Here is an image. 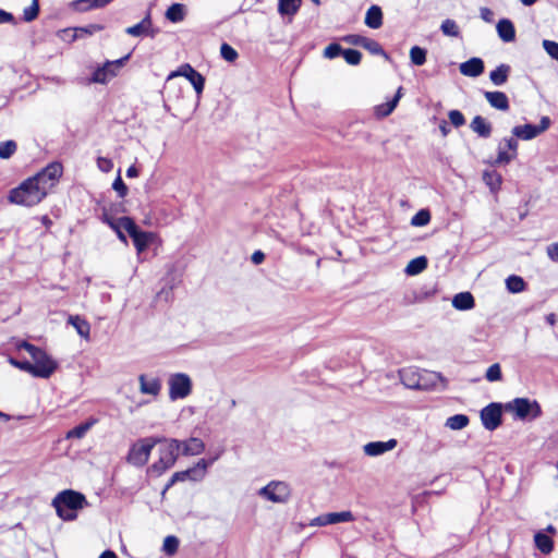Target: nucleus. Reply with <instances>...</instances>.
I'll use <instances>...</instances> for the list:
<instances>
[{
  "mask_svg": "<svg viewBox=\"0 0 558 558\" xmlns=\"http://www.w3.org/2000/svg\"><path fill=\"white\" fill-rule=\"evenodd\" d=\"M63 167L59 162L48 165L34 177L23 181L10 191L9 202L20 206L32 207L39 204L62 175Z\"/></svg>",
  "mask_w": 558,
  "mask_h": 558,
  "instance_id": "f257e3e1",
  "label": "nucleus"
},
{
  "mask_svg": "<svg viewBox=\"0 0 558 558\" xmlns=\"http://www.w3.org/2000/svg\"><path fill=\"white\" fill-rule=\"evenodd\" d=\"M87 505L85 496L72 489L59 493L52 500L57 514L65 521L75 520L77 510L85 508Z\"/></svg>",
  "mask_w": 558,
  "mask_h": 558,
  "instance_id": "f03ea898",
  "label": "nucleus"
},
{
  "mask_svg": "<svg viewBox=\"0 0 558 558\" xmlns=\"http://www.w3.org/2000/svg\"><path fill=\"white\" fill-rule=\"evenodd\" d=\"M180 449L181 441L177 439L165 440L163 445L159 448L158 461L149 466L148 472L156 476L161 475L175 463Z\"/></svg>",
  "mask_w": 558,
  "mask_h": 558,
  "instance_id": "7ed1b4c3",
  "label": "nucleus"
},
{
  "mask_svg": "<svg viewBox=\"0 0 558 558\" xmlns=\"http://www.w3.org/2000/svg\"><path fill=\"white\" fill-rule=\"evenodd\" d=\"M403 385L411 389H429L435 387L441 377L439 374L429 371H417L413 368L403 369L401 373Z\"/></svg>",
  "mask_w": 558,
  "mask_h": 558,
  "instance_id": "20e7f679",
  "label": "nucleus"
},
{
  "mask_svg": "<svg viewBox=\"0 0 558 558\" xmlns=\"http://www.w3.org/2000/svg\"><path fill=\"white\" fill-rule=\"evenodd\" d=\"M504 410L521 421L535 420L542 415L539 403L527 398H515L505 403Z\"/></svg>",
  "mask_w": 558,
  "mask_h": 558,
  "instance_id": "39448f33",
  "label": "nucleus"
},
{
  "mask_svg": "<svg viewBox=\"0 0 558 558\" xmlns=\"http://www.w3.org/2000/svg\"><path fill=\"white\" fill-rule=\"evenodd\" d=\"M160 441L158 438L147 437L134 442L128 453L126 461L134 466H144L153 448Z\"/></svg>",
  "mask_w": 558,
  "mask_h": 558,
  "instance_id": "423d86ee",
  "label": "nucleus"
},
{
  "mask_svg": "<svg viewBox=\"0 0 558 558\" xmlns=\"http://www.w3.org/2000/svg\"><path fill=\"white\" fill-rule=\"evenodd\" d=\"M170 400L185 399L192 392V379L185 373L171 374L168 378Z\"/></svg>",
  "mask_w": 558,
  "mask_h": 558,
  "instance_id": "0eeeda50",
  "label": "nucleus"
},
{
  "mask_svg": "<svg viewBox=\"0 0 558 558\" xmlns=\"http://www.w3.org/2000/svg\"><path fill=\"white\" fill-rule=\"evenodd\" d=\"M258 496L275 504H286L290 499L291 488L286 482L271 481L258 490Z\"/></svg>",
  "mask_w": 558,
  "mask_h": 558,
  "instance_id": "6e6552de",
  "label": "nucleus"
},
{
  "mask_svg": "<svg viewBox=\"0 0 558 558\" xmlns=\"http://www.w3.org/2000/svg\"><path fill=\"white\" fill-rule=\"evenodd\" d=\"M31 357L34 377L49 378L58 368V363L41 349H38Z\"/></svg>",
  "mask_w": 558,
  "mask_h": 558,
  "instance_id": "1a4fd4ad",
  "label": "nucleus"
},
{
  "mask_svg": "<svg viewBox=\"0 0 558 558\" xmlns=\"http://www.w3.org/2000/svg\"><path fill=\"white\" fill-rule=\"evenodd\" d=\"M128 58L129 56L116 61L106 62L102 66L94 71L90 81L93 83L106 84L117 75L118 71L124 65Z\"/></svg>",
  "mask_w": 558,
  "mask_h": 558,
  "instance_id": "9d476101",
  "label": "nucleus"
},
{
  "mask_svg": "<svg viewBox=\"0 0 558 558\" xmlns=\"http://www.w3.org/2000/svg\"><path fill=\"white\" fill-rule=\"evenodd\" d=\"M175 76L185 77L193 85L196 94L198 96L202 95L205 86V78L192 65L189 63L181 65L177 71H173L169 74L168 80H171Z\"/></svg>",
  "mask_w": 558,
  "mask_h": 558,
  "instance_id": "9b49d317",
  "label": "nucleus"
},
{
  "mask_svg": "<svg viewBox=\"0 0 558 558\" xmlns=\"http://www.w3.org/2000/svg\"><path fill=\"white\" fill-rule=\"evenodd\" d=\"M550 125V119L543 117L538 125L524 124L512 129V134L523 141H531L545 132Z\"/></svg>",
  "mask_w": 558,
  "mask_h": 558,
  "instance_id": "f8f14e48",
  "label": "nucleus"
},
{
  "mask_svg": "<svg viewBox=\"0 0 558 558\" xmlns=\"http://www.w3.org/2000/svg\"><path fill=\"white\" fill-rule=\"evenodd\" d=\"M502 409L500 403H490L481 411V421L486 429L495 430L501 424Z\"/></svg>",
  "mask_w": 558,
  "mask_h": 558,
  "instance_id": "ddd939ff",
  "label": "nucleus"
},
{
  "mask_svg": "<svg viewBox=\"0 0 558 558\" xmlns=\"http://www.w3.org/2000/svg\"><path fill=\"white\" fill-rule=\"evenodd\" d=\"M397 446L398 440L396 438H390L386 441H369L363 446V453L366 457L376 458L395 450Z\"/></svg>",
  "mask_w": 558,
  "mask_h": 558,
  "instance_id": "4468645a",
  "label": "nucleus"
},
{
  "mask_svg": "<svg viewBox=\"0 0 558 558\" xmlns=\"http://www.w3.org/2000/svg\"><path fill=\"white\" fill-rule=\"evenodd\" d=\"M518 142L510 137L505 138L498 146V155L494 165H507L517 157Z\"/></svg>",
  "mask_w": 558,
  "mask_h": 558,
  "instance_id": "2eb2a0df",
  "label": "nucleus"
},
{
  "mask_svg": "<svg viewBox=\"0 0 558 558\" xmlns=\"http://www.w3.org/2000/svg\"><path fill=\"white\" fill-rule=\"evenodd\" d=\"M125 33L133 37L149 36L150 38H154L158 31L153 27L150 12H147L140 23L126 27Z\"/></svg>",
  "mask_w": 558,
  "mask_h": 558,
  "instance_id": "dca6fc26",
  "label": "nucleus"
},
{
  "mask_svg": "<svg viewBox=\"0 0 558 558\" xmlns=\"http://www.w3.org/2000/svg\"><path fill=\"white\" fill-rule=\"evenodd\" d=\"M222 451H219L215 457L206 460L201 459L194 466L186 470L187 473V480L199 482L202 481L206 474L207 469L217 460L219 459Z\"/></svg>",
  "mask_w": 558,
  "mask_h": 558,
  "instance_id": "f3484780",
  "label": "nucleus"
},
{
  "mask_svg": "<svg viewBox=\"0 0 558 558\" xmlns=\"http://www.w3.org/2000/svg\"><path fill=\"white\" fill-rule=\"evenodd\" d=\"M138 381H140V391L142 393L157 396L160 392L161 384L158 378L147 377L146 375H141L138 377Z\"/></svg>",
  "mask_w": 558,
  "mask_h": 558,
  "instance_id": "a211bd4d",
  "label": "nucleus"
},
{
  "mask_svg": "<svg viewBox=\"0 0 558 558\" xmlns=\"http://www.w3.org/2000/svg\"><path fill=\"white\" fill-rule=\"evenodd\" d=\"M134 246L138 254L143 253L156 239V234L153 232H146L137 230L132 236Z\"/></svg>",
  "mask_w": 558,
  "mask_h": 558,
  "instance_id": "6ab92c4d",
  "label": "nucleus"
},
{
  "mask_svg": "<svg viewBox=\"0 0 558 558\" xmlns=\"http://www.w3.org/2000/svg\"><path fill=\"white\" fill-rule=\"evenodd\" d=\"M484 71V63L480 58H472L460 64V72L470 77H476Z\"/></svg>",
  "mask_w": 558,
  "mask_h": 558,
  "instance_id": "aec40b11",
  "label": "nucleus"
},
{
  "mask_svg": "<svg viewBox=\"0 0 558 558\" xmlns=\"http://www.w3.org/2000/svg\"><path fill=\"white\" fill-rule=\"evenodd\" d=\"M499 38L505 43H511L515 39V29L513 23L508 19H502L496 26Z\"/></svg>",
  "mask_w": 558,
  "mask_h": 558,
  "instance_id": "412c9836",
  "label": "nucleus"
},
{
  "mask_svg": "<svg viewBox=\"0 0 558 558\" xmlns=\"http://www.w3.org/2000/svg\"><path fill=\"white\" fill-rule=\"evenodd\" d=\"M488 104L498 110L506 111L509 109V100L502 92H485L484 94Z\"/></svg>",
  "mask_w": 558,
  "mask_h": 558,
  "instance_id": "4be33fe9",
  "label": "nucleus"
},
{
  "mask_svg": "<svg viewBox=\"0 0 558 558\" xmlns=\"http://www.w3.org/2000/svg\"><path fill=\"white\" fill-rule=\"evenodd\" d=\"M403 95V88L402 87H399L397 89V93L395 95V97L385 102V104H380L378 106L375 107V114L378 117V118H385V117H388L393 110L395 108L397 107L399 100L401 99Z\"/></svg>",
  "mask_w": 558,
  "mask_h": 558,
  "instance_id": "5701e85b",
  "label": "nucleus"
},
{
  "mask_svg": "<svg viewBox=\"0 0 558 558\" xmlns=\"http://www.w3.org/2000/svg\"><path fill=\"white\" fill-rule=\"evenodd\" d=\"M108 225L113 230H118L119 228L122 229V231L128 232L130 236H132L137 230L138 227L135 225L133 219L130 217H121L118 219H107Z\"/></svg>",
  "mask_w": 558,
  "mask_h": 558,
  "instance_id": "b1692460",
  "label": "nucleus"
},
{
  "mask_svg": "<svg viewBox=\"0 0 558 558\" xmlns=\"http://www.w3.org/2000/svg\"><path fill=\"white\" fill-rule=\"evenodd\" d=\"M182 454L184 456H198L205 450V444L202 439L192 437L181 442Z\"/></svg>",
  "mask_w": 558,
  "mask_h": 558,
  "instance_id": "393cba45",
  "label": "nucleus"
},
{
  "mask_svg": "<svg viewBox=\"0 0 558 558\" xmlns=\"http://www.w3.org/2000/svg\"><path fill=\"white\" fill-rule=\"evenodd\" d=\"M452 306L458 311H469L475 306V301L470 292H460L453 296Z\"/></svg>",
  "mask_w": 558,
  "mask_h": 558,
  "instance_id": "a878e982",
  "label": "nucleus"
},
{
  "mask_svg": "<svg viewBox=\"0 0 558 558\" xmlns=\"http://www.w3.org/2000/svg\"><path fill=\"white\" fill-rule=\"evenodd\" d=\"M68 323L72 325L77 333L85 340L89 339L90 325L89 323L78 315H71L68 318Z\"/></svg>",
  "mask_w": 558,
  "mask_h": 558,
  "instance_id": "bb28decb",
  "label": "nucleus"
},
{
  "mask_svg": "<svg viewBox=\"0 0 558 558\" xmlns=\"http://www.w3.org/2000/svg\"><path fill=\"white\" fill-rule=\"evenodd\" d=\"M97 418H94V417H90L89 420H87L86 422L75 426L74 428L70 429L66 435H65V438L66 439H72V438H76V439H82L86 434L87 432L97 423Z\"/></svg>",
  "mask_w": 558,
  "mask_h": 558,
  "instance_id": "cd10ccee",
  "label": "nucleus"
},
{
  "mask_svg": "<svg viewBox=\"0 0 558 558\" xmlns=\"http://www.w3.org/2000/svg\"><path fill=\"white\" fill-rule=\"evenodd\" d=\"M365 24L374 29H377L383 24V12L378 5H372L365 15Z\"/></svg>",
  "mask_w": 558,
  "mask_h": 558,
  "instance_id": "c85d7f7f",
  "label": "nucleus"
},
{
  "mask_svg": "<svg viewBox=\"0 0 558 558\" xmlns=\"http://www.w3.org/2000/svg\"><path fill=\"white\" fill-rule=\"evenodd\" d=\"M470 128L473 132H475L482 137L490 136L492 125L489 122L486 121V119H484L481 116H476L473 118Z\"/></svg>",
  "mask_w": 558,
  "mask_h": 558,
  "instance_id": "c756f323",
  "label": "nucleus"
},
{
  "mask_svg": "<svg viewBox=\"0 0 558 558\" xmlns=\"http://www.w3.org/2000/svg\"><path fill=\"white\" fill-rule=\"evenodd\" d=\"M352 44L360 45L366 50H368L373 54H384L386 56L383 47L380 44L374 39L365 38V37H359L356 39L350 40Z\"/></svg>",
  "mask_w": 558,
  "mask_h": 558,
  "instance_id": "7c9ffc66",
  "label": "nucleus"
},
{
  "mask_svg": "<svg viewBox=\"0 0 558 558\" xmlns=\"http://www.w3.org/2000/svg\"><path fill=\"white\" fill-rule=\"evenodd\" d=\"M483 181L489 187V190L495 193L499 191L502 183V178L501 174L495 170H486L483 172Z\"/></svg>",
  "mask_w": 558,
  "mask_h": 558,
  "instance_id": "2f4dec72",
  "label": "nucleus"
},
{
  "mask_svg": "<svg viewBox=\"0 0 558 558\" xmlns=\"http://www.w3.org/2000/svg\"><path fill=\"white\" fill-rule=\"evenodd\" d=\"M509 72H510L509 65L500 64L494 71L490 72L489 78L494 85L500 86L507 82Z\"/></svg>",
  "mask_w": 558,
  "mask_h": 558,
  "instance_id": "473e14b6",
  "label": "nucleus"
},
{
  "mask_svg": "<svg viewBox=\"0 0 558 558\" xmlns=\"http://www.w3.org/2000/svg\"><path fill=\"white\" fill-rule=\"evenodd\" d=\"M470 423L465 414H456L446 420L445 426L451 430H461Z\"/></svg>",
  "mask_w": 558,
  "mask_h": 558,
  "instance_id": "72a5a7b5",
  "label": "nucleus"
},
{
  "mask_svg": "<svg viewBox=\"0 0 558 558\" xmlns=\"http://www.w3.org/2000/svg\"><path fill=\"white\" fill-rule=\"evenodd\" d=\"M426 267L427 258L425 256H420L409 262V264L405 267V274L409 276H415L425 270Z\"/></svg>",
  "mask_w": 558,
  "mask_h": 558,
  "instance_id": "f704fd0d",
  "label": "nucleus"
},
{
  "mask_svg": "<svg viewBox=\"0 0 558 558\" xmlns=\"http://www.w3.org/2000/svg\"><path fill=\"white\" fill-rule=\"evenodd\" d=\"M185 7L182 3H173L166 11V17L173 23L184 20Z\"/></svg>",
  "mask_w": 558,
  "mask_h": 558,
  "instance_id": "c9c22d12",
  "label": "nucleus"
},
{
  "mask_svg": "<svg viewBox=\"0 0 558 558\" xmlns=\"http://www.w3.org/2000/svg\"><path fill=\"white\" fill-rule=\"evenodd\" d=\"M301 5V0H279L278 11L282 15H294Z\"/></svg>",
  "mask_w": 558,
  "mask_h": 558,
  "instance_id": "e433bc0d",
  "label": "nucleus"
},
{
  "mask_svg": "<svg viewBox=\"0 0 558 558\" xmlns=\"http://www.w3.org/2000/svg\"><path fill=\"white\" fill-rule=\"evenodd\" d=\"M536 547L544 554H549L553 550V541L546 534L538 532L534 536Z\"/></svg>",
  "mask_w": 558,
  "mask_h": 558,
  "instance_id": "4c0bfd02",
  "label": "nucleus"
},
{
  "mask_svg": "<svg viewBox=\"0 0 558 558\" xmlns=\"http://www.w3.org/2000/svg\"><path fill=\"white\" fill-rule=\"evenodd\" d=\"M102 29H104V26L99 25V24H90V25H87V26H84V27L74 28V29L71 31L73 33L72 34V40H75L76 38H81V37L86 36V35H93V34H95L97 32H100Z\"/></svg>",
  "mask_w": 558,
  "mask_h": 558,
  "instance_id": "58836bf2",
  "label": "nucleus"
},
{
  "mask_svg": "<svg viewBox=\"0 0 558 558\" xmlns=\"http://www.w3.org/2000/svg\"><path fill=\"white\" fill-rule=\"evenodd\" d=\"M506 287L511 293H520L524 291L525 282L521 277L512 275L506 279Z\"/></svg>",
  "mask_w": 558,
  "mask_h": 558,
  "instance_id": "ea45409f",
  "label": "nucleus"
},
{
  "mask_svg": "<svg viewBox=\"0 0 558 558\" xmlns=\"http://www.w3.org/2000/svg\"><path fill=\"white\" fill-rule=\"evenodd\" d=\"M329 525L338 524L342 522H352L355 520L353 513L349 510L340 511V512H329L328 513Z\"/></svg>",
  "mask_w": 558,
  "mask_h": 558,
  "instance_id": "a19ab883",
  "label": "nucleus"
},
{
  "mask_svg": "<svg viewBox=\"0 0 558 558\" xmlns=\"http://www.w3.org/2000/svg\"><path fill=\"white\" fill-rule=\"evenodd\" d=\"M426 54H427V52L425 49H423L418 46H414L410 50L411 62L414 65H423L426 62Z\"/></svg>",
  "mask_w": 558,
  "mask_h": 558,
  "instance_id": "79ce46f5",
  "label": "nucleus"
},
{
  "mask_svg": "<svg viewBox=\"0 0 558 558\" xmlns=\"http://www.w3.org/2000/svg\"><path fill=\"white\" fill-rule=\"evenodd\" d=\"M16 143L12 140L0 143V158L9 159L16 151Z\"/></svg>",
  "mask_w": 558,
  "mask_h": 558,
  "instance_id": "37998d69",
  "label": "nucleus"
},
{
  "mask_svg": "<svg viewBox=\"0 0 558 558\" xmlns=\"http://www.w3.org/2000/svg\"><path fill=\"white\" fill-rule=\"evenodd\" d=\"M430 221V214L427 209H421L411 219V225L415 227L426 226Z\"/></svg>",
  "mask_w": 558,
  "mask_h": 558,
  "instance_id": "c03bdc74",
  "label": "nucleus"
},
{
  "mask_svg": "<svg viewBox=\"0 0 558 558\" xmlns=\"http://www.w3.org/2000/svg\"><path fill=\"white\" fill-rule=\"evenodd\" d=\"M442 33L447 36L458 37L459 27L453 20L447 19L441 23L440 26Z\"/></svg>",
  "mask_w": 558,
  "mask_h": 558,
  "instance_id": "a18cd8bd",
  "label": "nucleus"
},
{
  "mask_svg": "<svg viewBox=\"0 0 558 558\" xmlns=\"http://www.w3.org/2000/svg\"><path fill=\"white\" fill-rule=\"evenodd\" d=\"M342 57L347 63L351 65H357L361 62L362 53L355 49H345L342 52Z\"/></svg>",
  "mask_w": 558,
  "mask_h": 558,
  "instance_id": "49530a36",
  "label": "nucleus"
},
{
  "mask_svg": "<svg viewBox=\"0 0 558 558\" xmlns=\"http://www.w3.org/2000/svg\"><path fill=\"white\" fill-rule=\"evenodd\" d=\"M485 378L490 383L501 380L502 374L500 365L498 363L490 365L486 371Z\"/></svg>",
  "mask_w": 558,
  "mask_h": 558,
  "instance_id": "de8ad7c7",
  "label": "nucleus"
},
{
  "mask_svg": "<svg viewBox=\"0 0 558 558\" xmlns=\"http://www.w3.org/2000/svg\"><path fill=\"white\" fill-rule=\"evenodd\" d=\"M179 547V539L175 536H167L163 541L162 549L167 555H173Z\"/></svg>",
  "mask_w": 558,
  "mask_h": 558,
  "instance_id": "09e8293b",
  "label": "nucleus"
},
{
  "mask_svg": "<svg viewBox=\"0 0 558 558\" xmlns=\"http://www.w3.org/2000/svg\"><path fill=\"white\" fill-rule=\"evenodd\" d=\"M220 54L221 57L228 61V62H233L238 59V52L236 50L231 47L230 45L228 44H222L221 47H220Z\"/></svg>",
  "mask_w": 558,
  "mask_h": 558,
  "instance_id": "8fccbe9b",
  "label": "nucleus"
},
{
  "mask_svg": "<svg viewBox=\"0 0 558 558\" xmlns=\"http://www.w3.org/2000/svg\"><path fill=\"white\" fill-rule=\"evenodd\" d=\"M38 1L39 0H33L32 4L24 9V20L26 22H32L33 20H35L37 17L38 12H39Z\"/></svg>",
  "mask_w": 558,
  "mask_h": 558,
  "instance_id": "3c124183",
  "label": "nucleus"
},
{
  "mask_svg": "<svg viewBox=\"0 0 558 558\" xmlns=\"http://www.w3.org/2000/svg\"><path fill=\"white\" fill-rule=\"evenodd\" d=\"M342 52H343V49L341 48V46L339 44L333 43V44L328 45L324 49L323 56L326 59H335L338 56L342 54Z\"/></svg>",
  "mask_w": 558,
  "mask_h": 558,
  "instance_id": "603ef678",
  "label": "nucleus"
},
{
  "mask_svg": "<svg viewBox=\"0 0 558 558\" xmlns=\"http://www.w3.org/2000/svg\"><path fill=\"white\" fill-rule=\"evenodd\" d=\"M448 118L454 128H460L465 123L464 116L459 110H450L448 112Z\"/></svg>",
  "mask_w": 558,
  "mask_h": 558,
  "instance_id": "864d4df0",
  "label": "nucleus"
},
{
  "mask_svg": "<svg viewBox=\"0 0 558 558\" xmlns=\"http://www.w3.org/2000/svg\"><path fill=\"white\" fill-rule=\"evenodd\" d=\"M545 51L556 61H558V43L545 39L543 40Z\"/></svg>",
  "mask_w": 558,
  "mask_h": 558,
  "instance_id": "5fc2aeb1",
  "label": "nucleus"
},
{
  "mask_svg": "<svg viewBox=\"0 0 558 558\" xmlns=\"http://www.w3.org/2000/svg\"><path fill=\"white\" fill-rule=\"evenodd\" d=\"M9 363L11 365H13L14 367L21 369V371H24L31 375H33V366H32V363L28 362V361H17L13 357H10L9 359Z\"/></svg>",
  "mask_w": 558,
  "mask_h": 558,
  "instance_id": "6e6d98bb",
  "label": "nucleus"
},
{
  "mask_svg": "<svg viewBox=\"0 0 558 558\" xmlns=\"http://www.w3.org/2000/svg\"><path fill=\"white\" fill-rule=\"evenodd\" d=\"M112 189L119 194L120 197H124L128 194V186L121 179L120 174L113 181Z\"/></svg>",
  "mask_w": 558,
  "mask_h": 558,
  "instance_id": "4d7b16f0",
  "label": "nucleus"
},
{
  "mask_svg": "<svg viewBox=\"0 0 558 558\" xmlns=\"http://www.w3.org/2000/svg\"><path fill=\"white\" fill-rule=\"evenodd\" d=\"M97 167L102 172H110L113 168V162L111 159L106 157H98L97 158Z\"/></svg>",
  "mask_w": 558,
  "mask_h": 558,
  "instance_id": "13d9d810",
  "label": "nucleus"
},
{
  "mask_svg": "<svg viewBox=\"0 0 558 558\" xmlns=\"http://www.w3.org/2000/svg\"><path fill=\"white\" fill-rule=\"evenodd\" d=\"M329 525L328 513L320 514L311 520L310 526H326Z\"/></svg>",
  "mask_w": 558,
  "mask_h": 558,
  "instance_id": "bf43d9fd",
  "label": "nucleus"
},
{
  "mask_svg": "<svg viewBox=\"0 0 558 558\" xmlns=\"http://www.w3.org/2000/svg\"><path fill=\"white\" fill-rule=\"evenodd\" d=\"M480 15L481 19L487 23H492L494 21V12L489 8H481Z\"/></svg>",
  "mask_w": 558,
  "mask_h": 558,
  "instance_id": "052dcab7",
  "label": "nucleus"
},
{
  "mask_svg": "<svg viewBox=\"0 0 558 558\" xmlns=\"http://www.w3.org/2000/svg\"><path fill=\"white\" fill-rule=\"evenodd\" d=\"M547 255L551 260L558 262V243H551L547 246Z\"/></svg>",
  "mask_w": 558,
  "mask_h": 558,
  "instance_id": "680f3d73",
  "label": "nucleus"
},
{
  "mask_svg": "<svg viewBox=\"0 0 558 558\" xmlns=\"http://www.w3.org/2000/svg\"><path fill=\"white\" fill-rule=\"evenodd\" d=\"M185 480H187L186 470L181 471V472H175L171 477L170 485L174 484L175 482H183Z\"/></svg>",
  "mask_w": 558,
  "mask_h": 558,
  "instance_id": "e2e57ef3",
  "label": "nucleus"
},
{
  "mask_svg": "<svg viewBox=\"0 0 558 558\" xmlns=\"http://www.w3.org/2000/svg\"><path fill=\"white\" fill-rule=\"evenodd\" d=\"M19 348L27 351L31 356L33 354H35L37 352V350L39 349V348L35 347L34 344L28 343L26 341H23L21 344H19Z\"/></svg>",
  "mask_w": 558,
  "mask_h": 558,
  "instance_id": "0e129e2a",
  "label": "nucleus"
},
{
  "mask_svg": "<svg viewBox=\"0 0 558 558\" xmlns=\"http://www.w3.org/2000/svg\"><path fill=\"white\" fill-rule=\"evenodd\" d=\"M14 17L11 13L4 11V10H0V24H4V23H11L13 22Z\"/></svg>",
  "mask_w": 558,
  "mask_h": 558,
  "instance_id": "69168bd1",
  "label": "nucleus"
},
{
  "mask_svg": "<svg viewBox=\"0 0 558 558\" xmlns=\"http://www.w3.org/2000/svg\"><path fill=\"white\" fill-rule=\"evenodd\" d=\"M264 258H265V255L260 251H257V252L253 253V255H252V262L254 264H260L264 260Z\"/></svg>",
  "mask_w": 558,
  "mask_h": 558,
  "instance_id": "338daca9",
  "label": "nucleus"
},
{
  "mask_svg": "<svg viewBox=\"0 0 558 558\" xmlns=\"http://www.w3.org/2000/svg\"><path fill=\"white\" fill-rule=\"evenodd\" d=\"M439 131L441 133V135L445 137L449 134L450 132V129L448 128V124L445 120H442L440 123H439Z\"/></svg>",
  "mask_w": 558,
  "mask_h": 558,
  "instance_id": "774afa93",
  "label": "nucleus"
}]
</instances>
